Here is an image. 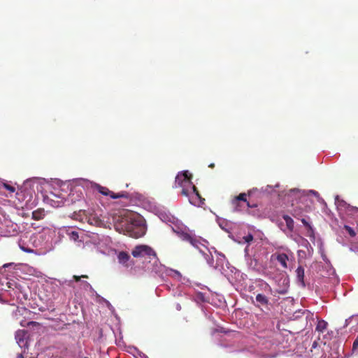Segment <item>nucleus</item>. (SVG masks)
I'll return each instance as SVG.
<instances>
[{
    "instance_id": "obj_1",
    "label": "nucleus",
    "mask_w": 358,
    "mask_h": 358,
    "mask_svg": "<svg viewBox=\"0 0 358 358\" xmlns=\"http://www.w3.org/2000/svg\"><path fill=\"white\" fill-rule=\"evenodd\" d=\"M174 187L182 188L181 194L187 196L188 189L192 187V174L187 171L178 173L176 177Z\"/></svg>"
},
{
    "instance_id": "obj_2",
    "label": "nucleus",
    "mask_w": 358,
    "mask_h": 358,
    "mask_svg": "<svg viewBox=\"0 0 358 358\" xmlns=\"http://www.w3.org/2000/svg\"><path fill=\"white\" fill-rule=\"evenodd\" d=\"M134 257H143L145 256L157 257L155 251L150 246L146 245H136L131 252Z\"/></svg>"
},
{
    "instance_id": "obj_3",
    "label": "nucleus",
    "mask_w": 358,
    "mask_h": 358,
    "mask_svg": "<svg viewBox=\"0 0 358 358\" xmlns=\"http://www.w3.org/2000/svg\"><path fill=\"white\" fill-rule=\"evenodd\" d=\"M127 232L129 236L138 238L145 234V227L141 221L138 223L131 222L127 227Z\"/></svg>"
},
{
    "instance_id": "obj_4",
    "label": "nucleus",
    "mask_w": 358,
    "mask_h": 358,
    "mask_svg": "<svg viewBox=\"0 0 358 358\" xmlns=\"http://www.w3.org/2000/svg\"><path fill=\"white\" fill-rule=\"evenodd\" d=\"M96 190L104 196H109L111 199H115L119 198H125L128 199L129 197V194L127 192H120L119 193H114L110 191L108 188L106 187H103L100 185H96Z\"/></svg>"
},
{
    "instance_id": "obj_5",
    "label": "nucleus",
    "mask_w": 358,
    "mask_h": 358,
    "mask_svg": "<svg viewBox=\"0 0 358 358\" xmlns=\"http://www.w3.org/2000/svg\"><path fill=\"white\" fill-rule=\"evenodd\" d=\"M178 236L184 241L189 242L192 246L199 248L201 242L195 235L190 234L184 231H176Z\"/></svg>"
},
{
    "instance_id": "obj_6",
    "label": "nucleus",
    "mask_w": 358,
    "mask_h": 358,
    "mask_svg": "<svg viewBox=\"0 0 358 358\" xmlns=\"http://www.w3.org/2000/svg\"><path fill=\"white\" fill-rule=\"evenodd\" d=\"M250 194L251 190L248 191V193H241L234 198L231 203L235 211L240 212L242 210L243 206L241 202L245 203V201H247V196H250Z\"/></svg>"
},
{
    "instance_id": "obj_7",
    "label": "nucleus",
    "mask_w": 358,
    "mask_h": 358,
    "mask_svg": "<svg viewBox=\"0 0 358 358\" xmlns=\"http://www.w3.org/2000/svg\"><path fill=\"white\" fill-rule=\"evenodd\" d=\"M271 259L278 261L282 268H288L287 262L289 260V257L287 254L276 252L271 255Z\"/></svg>"
},
{
    "instance_id": "obj_8",
    "label": "nucleus",
    "mask_w": 358,
    "mask_h": 358,
    "mask_svg": "<svg viewBox=\"0 0 358 358\" xmlns=\"http://www.w3.org/2000/svg\"><path fill=\"white\" fill-rule=\"evenodd\" d=\"M289 287V280L288 278H282L279 280L278 288L276 289L275 292L279 294H285L288 292Z\"/></svg>"
},
{
    "instance_id": "obj_9",
    "label": "nucleus",
    "mask_w": 358,
    "mask_h": 358,
    "mask_svg": "<svg viewBox=\"0 0 358 358\" xmlns=\"http://www.w3.org/2000/svg\"><path fill=\"white\" fill-rule=\"evenodd\" d=\"M282 218L285 221L287 231L289 232H292L294 228V222L293 219L287 215H283Z\"/></svg>"
},
{
    "instance_id": "obj_10",
    "label": "nucleus",
    "mask_w": 358,
    "mask_h": 358,
    "mask_svg": "<svg viewBox=\"0 0 358 358\" xmlns=\"http://www.w3.org/2000/svg\"><path fill=\"white\" fill-rule=\"evenodd\" d=\"M238 238H240V240H236L237 243H238L239 244L248 243L247 247H248L250 243L253 241L254 237L252 234L249 233L246 236H244L243 237H238Z\"/></svg>"
},
{
    "instance_id": "obj_11",
    "label": "nucleus",
    "mask_w": 358,
    "mask_h": 358,
    "mask_svg": "<svg viewBox=\"0 0 358 358\" xmlns=\"http://www.w3.org/2000/svg\"><path fill=\"white\" fill-rule=\"evenodd\" d=\"M256 301L259 303L257 306H266L268 304V299L262 294H258L256 296Z\"/></svg>"
},
{
    "instance_id": "obj_12",
    "label": "nucleus",
    "mask_w": 358,
    "mask_h": 358,
    "mask_svg": "<svg viewBox=\"0 0 358 358\" xmlns=\"http://www.w3.org/2000/svg\"><path fill=\"white\" fill-rule=\"evenodd\" d=\"M117 259L120 264H125L130 259V256L127 252L122 251L117 255Z\"/></svg>"
},
{
    "instance_id": "obj_13",
    "label": "nucleus",
    "mask_w": 358,
    "mask_h": 358,
    "mask_svg": "<svg viewBox=\"0 0 358 358\" xmlns=\"http://www.w3.org/2000/svg\"><path fill=\"white\" fill-rule=\"evenodd\" d=\"M296 277H297L299 282H300L303 286H305L304 268L301 266H299L296 268Z\"/></svg>"
},
{
    "instance_id": "obj_14",
    "label": "nucleus",
    "mask_w": 358,
    "mask_h": 358,
    "mask_svg": "<svg viewBox=\"0 0 358 358\" xmlns=\"http://www.w3.org/2000/svg\"><path fill=\"white\" fill-rule=\"evenodd\" d=\"M327 322L323 320H321L318 321L315 329L317 331L320 333H324V331L327 329Z\"/></svg>"
},
{
    "instance_id": "obj_15",
    "label": "nucleus",
    "mask_w": 358,
    "mask_h": 358,
    "mask_svg": "<svg viewBox=\"0 0 358 358\" xmlns=\"http://www.w3.org/2000/svg\"><path fill=\"white\" fill-rule=\"evenodd\" d=\"M45 216L44 210L38 209L32 213V218L35 220H40Z\"/></svg>"
},
{
    "instance_id": "obj_16",
    "label": "nucleus",
    "mask_w": 358,
    "mask_h": 358,
    "mask_svg": "<svg viewBox=\"0 0 358 358\" xmlns=\"http://www.w3.org/2000/svg\"><path fill=\"white\" fill-rule=\"evenodd\" d=\"M25 334L26 331L24 330H20L16 332L15 339L17 340V342L19 345H20L21 343H23L24 341Z\"/></svg>"
},
{
    "instance_id": "obj_17",
    "label": "nucleus",
    "mask_w": 358,
    "mask_h": 358,
    "mask_svg": "<svg viewBox=\"0 0 358 358\" xmlns=\"http://www.w3.org/2000/svg\"><path fill=\"white\" fill-rule=\"evenodd\" d=\"M15 289H17L19 292L22 294L24 299H28L27 294L24 292V287L21 284L17 282Z\"/></svg>"
},
{
    "instance_id": "obj_18",
    "label": "nucleus",
    "mask_w": 358,
    "mask_h": 358,
    "mask_svg": "<svg viewBox=\"0 0 358 358\" xmlns=\"http://www.w3.org/2000/svg\"><path fill=\"white\" fill-rule=\"evenodd\" d=\"M301 221L303 223V224L307 228L308 232L310 234H313V233H314L313 229L312 226L310 224V223L306 221V220L304 218L301 219Z\"/></svg>"
},
{
    "instance_id": "obj_19",
    "label": "nucleus",
    "mask_w": 358,
    "mask_h": 358,
    "mask_svg": "<svg viewBox=\"0 0 358 358\" xmlns=\"http://www.w3.org/2000/svg\"><path fill=\"white\" fill-rule=\"evenodd\" d=\"M0 183H1L3 185V186L4 187V188L6 189L7 190H8L10 192L13 193L15 191V188L13 186L7 184L6 182H3L1 178H0Z\"/></svg>"
},
{
    "instance_id": "obj_20",
    "label": "nucleus",
    "mask_w": 358,
    "mask_h": 358,
    "mask_svg": "<svg viewBox=\"0 0 358 358\" xmlns=\"http://www.w3.org/2000/svg\"><path fill=\"white\" fill-rule=\"evenodd\" d=\"M245 203H246V206H247V207L248 208V213H250V211L249 208H255L257 207V203L250 202L248 199H247V201H245Z\"/></svg>"
},
{
    "instance_id": "obj_21",
    "label": "nucleus",
    "mask_w": 358,
    "mask_h": 358,
    "mask_svg": "<svg viewBox=\"0 0 358 358\" xmlns=\"http://www.w3.org/2000/svg\"><path fill=\"white\" fill-rule=\"evenodd\" d=\"M199 190L197 189V188L195 187L194 185L192 184V187H189V189H188V193H187V195L186 196L187 197H190V195L192 194H196V192H198Z\"/></svg>"
},
{
    "instance_id": "obj_22",
    "label": "nucleus",
    "mask_w": 358,
    "mask_h": 358,
    "mask_svg": "<svg viewBox=\"0 0 358 358\" xmlns=\"http://www.w3.org/2000/svg\"><path fill=\"white\" fill-rule=\"evenodd\" d=\"M344 228L348 232V234H350V236L351 237H354L356 236V233L352 227H350L348 225H345Z\"/></svg>"
},
{
    "instance_id": "obj_23",
    "label": "nucleus",
    "mask_w": 358,
    "mask_h": 358,
    "mask_svg": "<svg viewBox=\"0 0 358 358\" xmlns=\"http://www.w3.org/2000/svg\"><path fill=\"white\" fill-rule=\"evenodd\" d=\"M70 238L73 241H77L79 238L78 233L76 231H73L69 234Z\"/></svg>"
},
{
    "instance_id": "obj_24",
    "label": "nucleus",
    "mask_w": 358,
    "mask_h": 358,
    "mask_svg": "<svg viewBox=\"0 0 358 358\" xmlns=\"http://www.w3.org/2000/svg\"><path fill=\"white\" fill-rule=\"evenodd\" d=\"M16 283H17L16 281L11 280L8 281L6 285L8 288L15 289Z\"/></svg>"
},
{
    "instance_id": "obj_25",
    "label": "nucleus",
    "mask_w": 358,
    "mask_h": 358,
    "mask_svg": "<svg viewBox=\"0 0 358 358\" xmlns=\"http://www.w3.org/2000/svg\"><path fill=\"white\" fill-rule=\"evenodd\" d=\"M81 278H88V275H82L79 276V275H74L73 276V278L76 282L80 281Z\"/></svg>"
},
{
    "instance_id": "obj_26",
    "label": "nucleus",
    "mask_w": 358,
    "mask_h": 358,
    "mask_svg": "<svg viewBox=\"0 0 358 358\" xmlns=\"http://www.w3.org/2000/svg\"><path fill=\"white\" fill-rule=\"evenodd\" d=\"M301 214L296 211V210H294L293 216L297 219L299 218Z\"/></svg>"
},
{
    "instance_id": "obj_27",
    "label": "nucleus",
    "mask_w": 358,
    "mask_h": 358,
    "mask_svg": "<svg viewBox=\"0 0 358 358\" xmlns=\"http://www.w3.org/2000/svg\"><path fill=\"white\" fill-rule=\"evenodd\" d=\"M358 347V336L357 337V338L355 340L354 343H353V348H357Z\"/></svg>"
},
{
    "instance_id": "obj_28",
    "label": "nucleus",
    "mask_w": 358,
    "mask_h": 358,
    "mask_svg": "<svg viewBox=\"0 0 358 358\" xmlns=\"http://www.w3.org/2000/svg\"><path fill=\"white\" fill-rule=\"evenodd\" d=\"M309 194H313V195L316 196H319L318 192L315 191V190H310L309 191Z\"/></svg>"
},
{
    "instance_id": "obj_29",
    "label": "nucleus",
    "mask_w": 358,
    "mask_h": 358,
    "mask_svg": "<svg viewBox=\"0 0 358 358\" xmlns=\"http://www.w3.org/2000/svg\"><path fill=\"white\" fill-rule=\"evenodd\" d=\"M37 324H38V322H28V325H29H29L36 326V325H37Z\"/></svg>"
},
{
    "instance_id": "obj_30",
    "label": "nucleus",
    "mask_w": 358,
    "mask_h": 358,
    "mask_svg": "<svg viewBox=\"0 0 358 358\" xmlns=\"http://www.w3.org/2000/svg\"><path fill=\"white\" fill-rule=\"evenodd\" d=\"M83 283L86 287H91V285L87 281H85Z\"/></svg>"
},
{
    "instance_id": "obj_31",
    "label": "nucleus",
    "mask_w": 358,
    "mask_h": 358,
    "mask_svg": "<svg viewBox=\"0 0 358 358\" xmlns=\"http://www.w3.org/2000/svg\"><path fill=\"white\" fill-rule=\"evenodd\" d=\"M194 194L196 196V197H197L198 199H202V198H201V195H200V194H199V192H196V194Z\"/></svg>"
},
{
    "instance_id": "obj_32",
    "label": "nucleus",
    "mask_w": 358,
    "mask_h": 358,
    "mask_svg": "<svg viewBox=\"0 0 358 358\" xmlns=\"http://www.w3.org/2000/svg\"><path fill=\"white\" fill-rule=\"evenodd\" d=\"M11 264H3V268L8 267V266H10Z\"/></svg>"
},
{
    "instance_id": "obj_33",
    "label": "nucleus",
    "mask_w": 358,
    "mask_h": 358,
    "mask_svg": "<svg viewBox=\"0 0 358 358\" xmlns=\"http://www.w3.org/2000/svg\"><path fill=\"white\" fill-rule=\"evenodd\" d=\"M17 358H24V356L22 354L20 353L17 355Z\"/></svg>"
},
{
    "instance_id": "obj_34",
    "label": "nucleus",
    "mask_w": 358,
    "mask_h": 358,
    "mask_svg": "<svg viewBox=\"0 0 358 358\" xmlns=\"http://www.w3.org/2000/svg\"><path fill=\"white\" fill-rule=\"evenodd\" d=\"M214 166H215V164L213 163H212L209 165V167H210V168H213Z\"/></svg>"
},
{
    "instance_id": "obj_35",
    "label": "nucleus",
    "mask_w": 358,
    "mask_h": 358,
    "mask_svg": "<svg viewBox=\"0 0 358 358\" xmlns=\"http://www.w3.org/2000/svg\"><path fill=\"white\" fill-rule=\"evenodd\" d=\"M85 358H88V357H85Z\"/></svg>"
}]
</instances>
